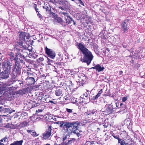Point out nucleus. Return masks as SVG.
Wrapping results in <instances>:
<instances>
[{
  "instance_id": "obj_11",
  "label": "nucleus",
  "mask_w": 145,
  "mask_h": 145,
  "mask_svg": "<svg viewBox=\"0 0 145 145\" xmlns=\"http://www.w3.org/2000/svg\"><path fill=\"white\" fill-rule=\"evenodd\" d=\"M86 114L87 116L90 115L91 117L94 116H96L97 114V112L96 110H93L89 111H87V112H86Z\"/></svg>"
},
{
  "instance_id": "obj_34",
  "label": "nucleus",
  "mask_w": 145,
  "mask_h": 145,
  "mask_svg": "<svg viewBox=\"0 0 145 145\" xmlns=\"http://www.w3.org/2000/svg\"><path fill=\"white\" fill-rule=\"evenodd\" d=\"M109 52V50L108 48H107L106 49V50L105 51V54L106 56H107L108 57L109 54L108 53V52Z\"/></svg>"
},
{
  "instance_id": "obj_4",
  "label": "nucleus",
  "mask_w": 145,
  "mask_h": 145,
  "mask_svg": "<svg viewBox=\"0 0 145 145\" xmlns=\"http://www.w3.org/2000/svg\"><path fill=\"white\" fill-rule=\"evenodd\" d=\"M73 123L74 124L73 125L72 128L71 130V133H73L76 134L78 137L80 136V134L79 133L80 131L77 129V127L78 125H80V123L78 121L73 122Z\"/></svg>"
},
{
  "instance_id": "obj_35",
  "label": "nucleus",
  "mask_w": 145,
  "mask_h": 145,
  "mask_svg": "<svg viewBox=\"0 0 145 145\" xmlns=\"http://www.w3.org/2000/svg\"><path fill=\"white\" fill-rule=\"evenodd\" d=\"M66 111L69 113H72V110L68 108H66Z\"/></svg>"
},
{
  "instance_id": "obj_1",
  "label": "nucleus",
  "mask_w": 145,
  "mask_h": 145,
  "mask_svg": "<svg viewBox=\"0 0 145 145\" xmlns=\"http://www.w3.org/2000/svg\"><path fill=\"white\" fill-rule=\"evenodd\" d=\"M77 48L83 54L84 56L83 58L81 59L82 62H86L88 65H89L93 59V56L91 52L86 48L85 46L82 42L78 43L76 45Z\"/></svg>"
},
{
  "instance_id": "obj_29",
  "label": "nucleus",
  "mask_w": 145,
  "mask_h": 145,
  "mask_svg": "<svg viewBox=\"0 0 145 145\" xmlns=\"http://www.w3.org/2000/svg\"><path fill=\"white\" fill-rule=\"evenodd\" d=\"M65 122H64L63 121H60L59 127H63V129H65Z\"/></svg>"
},
{
  "instance_id": "obj_14",
  "label": "nucleus",
  "mask_w": 145,
  "mask_h": 145,
  "mask_svg": "<svg viewBox=\"0 0 145 145\" xmlns=\"http://www.w3.org/2000/svg\"><path fill=\"white\" fill-rule=\"evenodd\" d=\"M55 94L57 96L62 97L63 96V91L62 89L59 88H57L55 91Z\"/></svg>"
},
{
  "instance_id": "obj_25",
  "label": "nucleus",
  "mask_w": 145,
  "mask_h": 145,
  "mask_svg": "<svg viewBox=\"0 0 145 145\" xmlns=\"http://www.w3.org/2000/svg\"><path fill=\"white\" fill-rule=\"evenodd\" d=\"M43 7L46 11H50L51 9V7L49 5H44V6Z\"/></svg>"
},
{
  "instance_id": "obj_52",
  "label": "nucleus",
  "mask_w": 145,
  "mask_h": 145,
  "mask_svg": "<svg viewBox=\"0 0 145 145\" xmlns=\"http://www.w3.org/2000/svg\"><path fill=\"white\" fill-rule=\"evenodd\" d=\"M32 48H31L28 49V50L29 51V52H31L32 51Z\"/></svg>"
},
{
  "instance_id": "obj_47",
  "label": "nucleus",
  "mask_w": 145,
  "mask_h": 145,
  "mask_svg": "<svg viewBox=\"0 0 145 145\" xmlns=\"http://www.w3.org/2000/svg\"><path fill=\"white\" fill-rule=\"evenodd\" d=\"M3 140L4 141V142H6L7 141V138L6 137H4L3 138Z\"/></svg>"
},
{
  "instance_id": "obj_9",
  "label": "nucleus",
  "mask_w": 145,
  "mask_h": 145,
  "mask_svg": "<svg viewBox=\"0 0 145 145\" xmlns=\"http://www.w3.org/2000/svg\"><path fill=\"white\" fill-rule=\"evenodd\" d=\"M75 139L74 138H72L71 140H69L67 142H62L59 144H58L57 142L55 143L54 145H70L72 142L74 141Z\"/></svg>"
},
{
  "instance_id": "obj_23",
  "label": "nucleus",
  "mask_w": 145,
  "mask_h": 145,
  "mask_svg": "<svg viewBox=\"0 0 145 145\" xmlns=\"http://www.w3.org/2000/svg\"><path fill=\"white\" fill-rule=\"evenodd\" d=\"M61 14L62 16V17L63 18L65 19V18H67L69 17V16L67 12H61Z\"/></svg>"
},
{
  "instance_id": "obj_7",
  "label": "nucleus",
  "mask_w": 145,
  "mask_h": 145,
  "mask_svg": "<svg viewBox=\"0 0 145 145\" xmlns=\"http://www.w3.org/2000/svg\"><path fill=\"white\" fill-rule=\"evenodd\" d=\"M45 51L48 56L51 58L53 59L55 57L56 54L55 52L52 50L48 48L46 46L45 47Z\"/></svg>"
},
{
  "instance_id": "obj_5",
  "label": "nucleus",
  "mask_w": 145,
  "mask_h": 145,
  "mask_svg": "<svg viewBox=\"0 0 145 145\" xmlns=\"http://www.w3.org/2000/svg\"><path fill=\"white\" fill-rule=\"evenodd\" d=\"M12 65V64L8 60L5 61L2 63V68L3 69L10 72Z\"/></svg>"
},
{
  "instance_id": "obj_45",
  "label": "nucleus",
  "mask_w": 145,
  "mask_h": 145,
  "mask_svg": "<svg viewBox=\"0 0 145 145\" xmlns=\"http://www.w3.org/2000/svg\"><path fill=\"white\" fill-rule=\"evenodd\" d=\"M3 107H0V112H1L2 110H4V109H6V108H3V109H2Z\"/></svg>"
},
{
  "instance_id": "obj_39",
  "label": "nucleus",
  "mask_w": 145,
  "mask_h": 145,
  "mask_svg": "<svg viewBox=\"0 0 145 145\" xmlns=\"http://www.w3.org/2000/svg\"><path fill=\"white\" fill-rule=\"evenodd\" d=\"M123 47L125 48H126L127 47V44L126 43H123Z\"/></svg>"
},
{
  "instance_id": "obj_38",
  "label": "nucleus",
  "mask_w": 145,
  "mask_h": 145,
  "mask_svg": "<svg viewBox=\"0 0 145 145\" xmlns=\"http://www.w3.org/2000/svg\"><path fill=\"white\" fill-rule=\"evenodd\" d=\"M10 125L8 123H7L5 126V127L7 128H10Z\"/></svg>"
},
{
  "instance_id": "obj_48",
  "label": "nucleus",
  "mask_w": 145,
  "mask_h": 145,
  "mask_svg": "<svg viewBox=\"0 0 145 145\" xmlns=\"http://www.w3.org/2000/svg\"><path fill=\"white\" fill-rule=\"evenodd\" d=\"M33 7L35 10H36V9H37V5L36 4H35L33 5Z\"/></svg>"
},
{
  "instance_id": "obj_17",
  "label": "nucleus",
  "mask_w": 145,
  "mask_h": 145,
  "mask_svg": "<svg viewBox=\"0 0 145 145\" xmlns=\"http://www.w3.org/2000/svg\"><path fill=\"white\" fill-rule=\"evenodd\" d=\"M128 22L125 20L123 23L121 24V28L124 32H126L127 30V25L126 23Z\"/></svg>"
},
{
  "instance_id": "obj_37",
  "label": "nucleus",
  "mask_w": 145,
  "mask_h": 145,
  "mask_svg": "<svg viewBox=\"0 0 145 145\" xmlns=\"http://www.w3.org/2000/svg\"><path fill=\"white\" fill-rule=\"evenodd\" d=\"M14 129H19V127L18 126V124H16L14 126Z\"/></svg>"
},
{
  "instance_id": "obj_60",
  "label": "nucleus",
  "mask_w": 145,
  "mask_h": 145,
  "mask_svg": "<svg viewBox=\"0 0 145 145\" xmlns=\"http://www.w3.org/2000/svg\"><path fill=\"white\" fill-rule=\"evenodd\" d=\"M39 110V111L40 112H41L42 111V110Z\"/></svg>"
},
{
  "instance_id": "obj_43",
  "label": "nucleus",
  "mask_w": 145,
  "mask_h": 145,
  "mask_svg": "<svg viewBox=\"0 0 145 145\" xmlns=\"http://www.w3.org/2000/svg\"><path fill=\"white\" fill-rule=\"evenodd\" d=\"M78 1L80 4L83 6H84V4L83 2L81 0H80V1Z\"/></svg>"
},
{
  "instance_id": "obj_24",
  "label": "nucleus",
  "mask_w": 145,
  "mask_h": 145,
  "mask_svg": "<svg viewBox=\"0 0 145 145\" xmlns=\"http://www.w3.org/2000/svg\"><path fill=\"white\" fill-rule=\"evenodd\" d=\"M66 21V23L67 24H68L70 23H71L72 20V19L70 16L67 18H65V20Z\"/></svg>"
},
{
  "instance_id": "obj_8",
  "label": "nucleus",
  "mask_w": 145,
  "mask_h": 145,
  "mask_svg": "<svg viewBox=\"0 0 145 145\" xmlns=\"http://www.w3.org/2000/svg\"><path fill=\"white\" fill-rule=\"evenodd\" d=\"M10 72L4 70L0 72V78L3 79H7L8 78Z\"/></svg>"
},
{
  "instance_id": "obj_63",
  "label": "nucleus",
  "mask_w": 145,
  "mask_h": 145,
  "mask_svg": "<svg viewBox=\"0 0 145 145\" xmlns=\"http://www.w3.org/2000/svg\"><path fill=\"white\" fill-rule=\"evenodd\" d=\"M73 114H76V113H73Z\"/></svg>"
},
{
  "instance_id": "obj_10",
  "label": "nucleus",
  "mask_w": 145,
  "mask_h": 145,
  "mask_svg": "<svg viewBox=\"0 0 145 145\" xmlns=\"http://www.w3.org/2000/svg\"><path fill=\"white\" fill-rule=\"evenodd\" d=\"M73 124H74V123H73V122H65V130L66 131L69 132V129L70 128L72 127Z\"/></svg>"
},
{
  "instance_id": "obj_33",
  "label": "nucleus",
  "mask_w": 145,
  "mask_h": 145,
  "mask_svg": "<svg viewBox=\"0 0 145 145\" xmlns=\"http://www.w3.org/2000/svg\"><path fill=\"white\" fill-rule=\"evenodd\" d=\"M50 15L51 16H52V17L54 18V19L57 17L56 15L54 13L52 12H50Z\"/></svg>"
},
{
  "instance_id": "obj_31",
  "label": "nucleus",
  "mask_w": 145,
  "mask_h": 145,
  "mask_svg": "<svg viewBox=\"0 0 145 145\" xmlns=\"http://www.w3.org/2000/svg\"><path fill=\"white\" fill-rule=\"evenodd\" d=\"M48 61H47L48 64L49 65H52L53 63V61L47 58Z\"/></svg>"
},
{
  "instance_id": "obj_16",
  "label": "nucleus",
  "mask_w": 145,
  "mask_h": 145,
  "mask_svg": "<svg viewBox=\"0 0 145 145\" xmlns=\"http://www.w3.org/2000/svg\"><path fill=\"white\" fill-rule=\"evenodd\" d=\"M28 123L26 121L22 122L18 124V126L19 127V129L20 130L25 127L27 126Z\"/></svg>"
},
{
  "instance_id": "obj_53",
  "label": "nucleus",
  "mask_w": 145,
  "mask_h": 145,
  "mask_svg": "<svg viewBox=\"0 0 145 145\" xmlns=\"http://www.w3.org/2000/svg\"><path fill=\"white\" fill-rule=\"evenodd\" d=\"M72 21L73 22V24L74 25H75L76 24V23H75V22L74 20H73L72 19Z\"/></svg>"
},
{
  "instance_id": "obj_59",
  "label": "nucleus",
  "mask_w": 145,
  "mask_h": 145,
  "mask_svg": "<svg viewBox=\"0 0 145 145\" xmlns=\"http://www.w3.org/2000/svg\"><path fill=\"white\" fill-rule=\"evenodd\" d=\"M123 105V104L122 103H121L120 104V106H121L122 105Z\"/></svg>"
},
{
  "instance_id": "obj_19",
  "label": "nucleus",
  "mask_w": 145,
  "mask_h": 145,
  "mask_svg": "<svg viewBox=\"0 0 145 145\" xmlns=\"http://www.w3.org/2000/svg\"><path fill=\"white\" fill-rule=\"evenodd\" d=\"M27 131L28 133H31V135L34 137H37L39 135V134L37 133L35 131L27 130Z\"/></svg>"
},
{
  "instance_id": "obj_15",
  "label": "nucleus",
  "mask_w": 145,
  "mask_h": 145,
  "mask_svg": "<svg viewBox=\"0 0 145 145\" xmlns=\"http://www.w3.org/2000/svg\"><path fill=\"white\" fill-rule=\"evenodd\" d=\"M18 45H17V46L16 45V46L17 47H16V48L17 49V50L18 51V52L17 53V54L16 55V56L15 57H14V59L13 60L16 61H17L18 59V55L21 56V54L20 53V51H22V50L21 49L18 48Z\"/></svg>"
},
{
  "instance_id": "obj_32",
  "label": "nucleus",
  "mask_w": 145,
  "mask_h": 145,
  "mask_svg": "<svg viewBox=\"0 0 145 145\" xmlns=\"http://www.w3.org/2000/svg\"><path fill=\"white\" fill-rule=\"evenodd\" d=\"M37 15L38 16H39V17L40 19V20L41 21H42L43 20H44V18L42 16V15L39 13V12H38V13H37Z\"/></svg>"
},
{
  "instance_id": "obj_50",
  "label": "nucleus",
  "mask_w": 145,
  "mask_h": 145,
  "mask_svg": "<svg viewBox=\"0 0 145 145\" xmlns=\"http://www.w3.org/2000/svg\"><path fill=\"white\" fill-rule=\"evenodd\" d=\"M35 11L37 14V13H38V12H39V9L38 8H37V9H36V10H35Z\"/></svg>"
},
{
  "instance_id": "obj_46",
  "label": "nucleus",
  "mask_w": 145,
  "mask_h": 145,
  "mask_svg": "<svg viewBox=\"0 0 145 145\" xmlns=\"http://www.w3.org/2000/svg\"><path fill=\"white\" fill-rule=\"evenodd\" d=\"M102 93V89H101L98 92V93L101 95V93Z\"/></svg>"
},
{
  "instance_id": "obj_12",
  "label": "nucleus",
  "mask_w": 145,
  "mask_h": 145,
  "mask_svg": "<svg viewBox=\"0 0 145 145\" xmlns=\"http://www.w3.org/2000/svg\"><path fill=\"white\" fill-rule=\"evenodd\" d=\"M28 92V89L27 88H25L16 91V93L17 94H19L20 95H23L25 94L26 93H27Z\"/></svg>"
},
{
  "instance_id": "obj_20",
  "label": "nucleus",
  "mask_w": 145,
  "mask_h": 145,
  "mask_svg": "<svg viewBox=\"0 0 145 145\" xmlns=\"http://www.w3.org/2000/svg\"><path fill=\"white\" fill-rule=\"evenodd\" d=\"M27 80L29 83V84H34L35 82V79L33 77H29L27 78Z\"/></svg>"
},
{
  "instance_id": "obj_56",
  "label": "nucleus",
  "mask_w": 145,
  "mask_h": 145,
  "mask_svg": "<svg viewBox=\"0 0 145 145\" xmlns=\"http://www.w3.org/2000/svg\"><path fill=\"white\" fill-rule=\"evenodd\" d=\"M0 145H4V144L1 142H0Z\"/></svg>"
},
{
  "instance_id": "obj_18",
  "label": "nucleus",
  "mask_w": 145,
  "mask_h": 145,
  "mask_svg": "<svg viewBox=\"0 0 145 145\" xmlns=\"http://www.w3.org/2000/svg\"><path fill=\"white\" fill-rule=\"evenodd\" d=\"M118 142L120 144V145H127V144H129L126 142V140L125 139L123 140L120 138L118 139Z\"/></svg>"
},
{
  "instance_id": "obj_13",
  "label": "nucleus",
  "mask_w": 145,
  "mask_h": 145,
  "mask_svg": "<svg viewBox=\"0 0 145 145\" xmlns=\"http://www.w3.org/2000/svg\"><path fill=\"white\" fill-rule=\"evenodd\" d=\"M91 69H96L98 72H100L103 71L104 69V68L102 65L97 64L94 67H92Z\"/></svg>"
},
{
  "instance_id": "obj_58",
  "label": "nucleus",
  "mask_w": 145,
  "mask_h": 145,
  "mask_svg": "<svg viewBox=\"0 0 145 145\" xmlns=\"http://www.w3.org/2000/svg\"><path fill=\"white\" fill-rule=\"evenodd\" d=\"M3 139H1V140H0V141L1 142H3Z\"/></svg>"
},
{
  "instance_id": "obj_30",
  "label": "nucleus",
  "mask_w": 145,
  "mask_h": 145,
  "mask_svg": "<svg viewBox=\"0 0 145 145\" xmlns=\"http://www.w3.org/2000/svg\"><path fill=\"white\" fill-rule=\"evenodd\" d=\"M69 137V136L68 134H67L65 135L62 138V141L63 142H65V140L68 138V137Z\"/></svg>"
},
{
  "instance_id": "obj_3",
  "label": "nucleus",
  "mask_w": 145,
  "mask_h": 145,
  "mask_svg": "<svg viewBox=\"0 0 145 145\" xmlns=\"http://www.w3.org/2000/svg\"><path fill=\"white\" fill-rule=\"evenodd\" d=\"M20 63L18 61H16L12 69V75L14 77H15L20 73Z\"/></svg>"
},
{
  "instance_id": "obj_42",
  "label": "nucleus",
  "mask_w": 145,
  "mask_h": 145,
  "mask_svg": "<svg viewBox=\"0 0 145 145\" xmlns=\"http://www.w3.org/2000/svg\"><path fill=\"white\" fill-rule=\"evenodd\" d=\"M39 59L41 61H42L44 60V59L43 57H40Z\"/></svg>"
},
{
  "instance_id": "obj_55",
  "label": "nucleus",
  "mask_w": 145,
  "mask_h": 145,
  "mask_svg": "<svg viewBox=\"0 0 145 145\" xmlns=\"http://www.w3.org/2000/svg\"><path fill=\"white\" fill-rule=\"evenodd\" d=\"M127 145H134L132 143H130L129 144H127Z\"/></svg>"
},
{
  "instance_id": "obj_21",
  "label": "nucleus",
  "mask_w": 145,
  "mask_h": 145,
  "mask_svg": "<svg viewBox=\"0 0 145 145\" xmlns=\"http://www.w3.org/2000/svg\"><path fill=\"white\" fill-rule=\"evenodd\" d=\"M23 141L22 140L20 141H16L11 144L10 145H22Z\"/></svg>"
},
{
  "instance_id": "obj_44",
  "label": "nucleus",
  "mask_w": 145,
  "mask_h": 145,
  "mask_svg": "<svg viewBox=\"0 0 145 145\" xmlns=\"http://www.w3.org/2000/svg\"><path fill=\"white\" fill-rule=\"evenodd\" d=\"M100 95L98 93L95 96V99H97L100 96Z\"/></svg>"
},
{
  "instance_id": "obj_40",
  "label": "nucleus",
  "mask_w": 145,
  "mask_h": 145,
  "mask_svg": "<svg viewBox=\"0 0 145 145\" xmlns=\"http://www.w3.org/2000/svg\"><path fill=\"white\" fill-rule=\"evenodd\" d=\"M113 136L115 138L117 139L118 140V139H120L119 137V136L117 135H114Z\"/></svg>"
},
{
  "instance_id": "obj_49",
  "label": "nucleus",
  "mask_w": 145,
  "mask_h": 145,
  "mask_svg": "<svg viewBox=\"0 0 145 145\" xmlns=\"http://www.w3.org/2000/svg\"><path fill=\"white\" fill-rule=\"evenodd\" d=\"M122 73H123V71H120L119 72V74L120 75H121L122 74Z\"/></svg>"
},
{
  "instance_id": "obj_36",
  "label": "nucleus",
  "mask_w": 145,
  "mask_h": 145,
  "mask_svg": "<svg viewBox=\"0 0 145 145\" xmlns=\"http://www.w3.org/2000/svg\"><path fill=\"white\" fill-rule=\"evenodd\" d=\"M87 92L85 94L84 93L83 94V95L85 96V97H87L88 96V95L89 93L88 90H87Z\"/></svg>"
},
{
  "instance_id": "obj_6",
  "label": "nucleus",
  "mask_w": 145,
  "mask_h": 145,
  "mask_svg": "<svg viewBox=\"0 0 145 145\" xmlns=\"http://www.w3.org/2000/svg\"><path fill=\"white\" fill-rule=\"evenodd\" d=\"M52 127L51 126H49L48 128L46 130V132L43 134V138L45 139L48 138L51 135V131L52 130Z\"/></svg>"
},
{
  "instance_id": "obj_51",
  "label": "nucleus",
  "mask_w": 145,
  "mask_h": 145,
  "mask_svg": "<svg viewBox=\"0 0 145 145\" xmlns=\"http://www.w3.org/2000/svg\"><path fill=\"white\" fill-rule=\"evenodd\" d=\"M110 39H112V40H114V37H110Z\"/></svg>"
},
{
  "instance_id": "obj_41",
  "label": "nucleus",
  "mask_w": 145,
  "mask_h": 145,
  "mask_svg": "<svg viewBox=\"0 0 145 145\" xmlns=\"http://www.w3.org/2000/svg\"><path fill=\"white\" fill-rule=\"evenodd\" d=\"M127 99V97H124L122 98V101L123 102H125Z\"/></svg>"
},
{
  "instance_id": "obj_61",
  "label": "nucleus",
  "mask_w": 145,
  "mask_h": 145,
  "mask_svg": "<svg viewBox=\"0 0 145 145\" xmlns=\"http://www.w3.org/2000/svg\"><path fill=\"white\" fill-rule=\"evenodd\" d=\"M2 91H0V95H1V94H2Z\"/></svg>"
},
{
  "instance_id": "obj_28",
  "label": "nucleus",
  "mask_w": 145,
  "mask_h": 145,
  "mask_svg": "<svg viewBox=\"0 0 145 145\" xmlns=\"http://www.w3.org/2000/svg\"><path fill=\"white\" fill-rule=\"evenodd\" d=\"M56 21L61 24L62 23V19L59 17H57L55 19Z\"/></svg>"
},
{
  "instance_id": "obj_54",
  "label": "nucleus",
  "mask_w": 145,
  "mask_h": 145,
  "mask_svg": "<svg viewBox=\"0 0 145 145\" xmlns=\"http://www.w3.org/2000/svg\"><path fill=\"white\" fill-rule=\"evenodd\" d=\"M114 104L115 106H116V107H117V104H116V103L115 102H114Z\"/></svg>"
},
{
  "instance_id": "obj_57",
  "label": "nucleus",
  "mask_w": 145,
  "mask_h": 145,
  "mask_svg": "<svg viewBox=\"0 0 145 145\" xmlns=\"http://www.w3.org/2000/svg\"><path fill=\"white\" fill-rule=\"evenodd\" d=\"M60 121H58V122H56V123H57V124H59H59H60Z\"/></svg>"
},
{
  "instance_id": "obj_2",
  "label": "nucleus",
  "mask_w": 145,
  "mask_h": 145,
  "mask_svg": "<svg viewBox=\"0 0 145 145\" xmlns=\"http://www.w3.org/2000/svg\"><path fill=\"white\" fill-rule=\"evenodd\" d=\"M28 35L27 33L25 32H21L19 34L20 40L18 42V44L20 46L21 48L24 49H26L27 48L26 46L24 44V41L25 40V38L27 39H29V37L27 36Z\"/></svg>"
},
{
  "instance_id": "obj_22",
  "label": "nucleus",
  "mask_w": 145,
  "mask_h": 145,
  "mask_svg": "<svg viewBox=\"0 0 145 145\" xmlns=\"http://www.w3.org/2000/svg\"><path fill=\"white\" fill-rule=\"evenodd\" d=\"M83 98L82 97L80 98V99H76V102L78 104H79L80 105H83L85 103H84V102L83 100Z\"/></svg>"
},
{
  "instance_id": "obj_26",
  "label": "nucleus",
  "mask_w": 145,
  "mask_h": 145,
  "mask_svg": "<svg viewBox=\"0 0 145 145\" xmlns=\"http://www.w3.org/2000/svg\"><path fill=\"white\" fill-rule=\"evenodd\" d=\"M31 102V104H32L31 108H33V107H36L38 105V104L35 101H34L33 102L31 101L30 103Z\"/></svg>"
},
{
  "instance_id": "obj_62",
  "label": "nucleus",
  "mask_w": 145,
  "mask_h": 145,
  "mask_svg": "<svg viewBox=\"0 0 145 145\" xmlns=\"http://www.w3.org/2000/svg\"><path fill=\"white\" fill-rule=\"evenodd\" d=\"M112 104H111V105H109V106H110V105H111V106H112V107H113V105H112Z\"/></svg>"
},
{
  "instance_id": "obj_64",
  "label": "nucleus",
  "mask_w": 145,
  "mask_h": 145,
  "mask_svg": "<svg viewBox=\"0 0 145 145\" xmlns=\"http://www.w3.org/2000/svg\"><path fill=\"white\" fill-rule=\"evenodd\" d=\"M50 102L51 103H53V101H50Z\"/></svg>"
},
{
  "instance_id": "obj_27",
  "label": "nucleus",
  "mask_w": 145,
  "mask_h": 145,
  "mask_svg": "<svg viewBox=\"0 0 145 145\" xmlns=\"http://www.w3.org/2000/svg\"><path fill=\"white\" fill-rule=\"evenodd\" d=\"M9 55L10 57V59L11 60V61L13 60L14 59V54L12 52H10L9 53Z\"/></svg>"
}]
</instances>
